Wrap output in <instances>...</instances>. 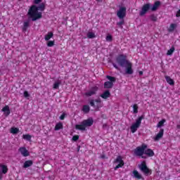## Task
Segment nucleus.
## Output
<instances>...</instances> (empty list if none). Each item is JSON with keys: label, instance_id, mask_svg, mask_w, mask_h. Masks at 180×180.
Returning a JSON list of instances; mask_svg holds the SVG:
<instances>
[{"label": "nucleus", "instance_id": "f257e3e1", "mask_svg": "<svg viewBox=\"0 0 180 180\" xmlns=\"http://www.w3.org/2000/svg\"><path fill=\"white\" fill-rule=\"evenodd\" d=\"M44 9H46V4L44 3H41L38 6L32 5L28 10L27 15L32 19V22H36V20H39V19L43 18L41 12H43ZM39 11L41 12H39Z\"/></svg>", "mask_w": 180, "mask_h": 180}, {"label": "nucleus", "instance_id": "f03ea898", "mask_svg": "<svg viewBox=\"0 0 180 180\" xmlns=\"http://www.w3.org/2000/svg\"><path fill=\"white\" fill-rule=\"evenodd\" d=\"M115 61L120 65L126 68V74L131 75L133 74V65L127 60V56L124 54H120L115 58Z\"/></svg>", "mask_w": 180, "mask_h": 180}, {"label": "nucleus", "instance_id": "7ed1b4c3", "mask_svg": "<svg viewBox=\"0 0 180 180\" xmlns=\"http://www.w3.org/2000/svg\"><path fill=\"white\" fill-rule=\"evenodd\" d=\"M146 148L147 146L146 143H143L141 146H138L134 150V154L136 155V157H141L143 160H146L147 156L154 157V151L150 148L146 150Z\"/></svg>", "mask_w": 180, "mask_h": 180}, {"label": "nucleus", "instance_id": "20e7f679", "mask_svg": "<svg viewBox=\"0 0 180 180\" xmlns=\"http://www.w3.org/2000/svg\"><path fill=\"white\" fill-rule=\"evenodd\" d=\"M94 124V120L92 118H89L87 120H84L80 124H76V130H80L81 131H85L86 127H91Z\"/></svg>", "mask_w": 180, "mask_h": 180}, {"label": "nucleus", "instance_id": "39448f33", "mask_svg": "<svg viewBox=\"0 0 180 180\" xmlns=\"http://www.w3.org/2000/svg\"><path fill=\"white\" fill-rule=\"evenodd\" d=\"M109 81L104 82L105 89H112L113 88V83L116 82V77L107 75L105 77Z\"/></svg>", "mask_w": 180, "mask_h": 180}, {"label": "nucleus", "instance_id": "423d86ee", "mask_svg": "<svg viewBox=\"0 0 180 180\" xmlns=\"http://www.w3.org/2000/svg\"><path fill=\"white\" fill-rule=\"evenodd\" d=\"M143 119H144V115L139 117L138 119L136 120V122L132 124L130 127L131 133H136L137 129L141 126V120H143Z\"/></svg>", "mask_w": 180, "mask_h": 180}, {"label": "nucleus", "instance_id": "0eeeda50", "mask_svg": "<svg viewBox=\"0 0 180 180\" xmlns=\"http://www.w3.org/2000/svg\"><path fill=\"white\" fill-rule=\"evenodd\" d=\"M113 164H118L114 167V171H117L119 168H122L124 166V161L121 155H118L113 161Z\"/></svg>", "mask_w": 180, "mask_h": 180}, {"label": "nucleus", "instance_id": "6e6552de", "mask_svg": "<svg viewBox=\"0 0 180 180\" xmlns=\"http://www.w3.org/2000/svg\"><path fill=\"white\" fill-rule=\"evenodd\" d=\"M139 169L144 174V175L146 176L151 175V174H153L151 169L147 167V163L146 161H143L141 162V164L139 165Z\"/></svg>", "mask_w": 180, "mask_h": 180}, {"label": "nucleus", "instance_id": "1a4fd4ad", "mask_svg": "<svg viewBox=\"0 0 180 180\" xmlns=\"http://www.w3.org/2000/svg\"><path fill=\"white\" fill-rule=\"evenodd\" d=\"M101 103L102 100H101V98L90 101V106H92V108H96V109H101V108H102Z\"/></svg>", "mask_w": 180, "mask_h": 180}, {"label": "nucleus", "instance_id": "9d476101", "mask_svg": "<svg viewBox=\"0 0 180 180\" xmlns=\"http://www.w3.org/2000/svg\"><path fill=\"white\" fill-rule=\"evenodd\" d=\"M150 9H151V4L148 3L143 4L141 11L139 12V16H144V15H146V13H147Z\"/></svg>", "mask_w": 180, "mask_h": 180}, {"label": "nucleus", "instance_id": "9b49d317", "mask_svg": "<svg viewBox=\"0 0 180 180\" xmlns=\"http://www.w3.org/2000/svg\"><path fill=\"white\" fill-rule=\"evenodd\" d=\"M126 7H120L119 11H117V18H119V19H124V18H126Z\"/></svg>", "mask_w": 180, "mask_h": 180}, {"label": "nucleus", "instance_id": "f8f14e48", "mask_svg": "<svg viewBox=\"0 0 180 180\" xmlns=\"http://www.w3.org/2000/svg\"><path fill=\"white\" fill-rule=\"evenodd\" d=\"M98 86H95L91 88L87 92L84 94L85 96H92L94 95H96V92H98Z\"/></svg>", "mask_w": 180, "mask_h": 180}, {"label": "nucleus", "instance_id": "ddd939ff", "mask_svg": "<svg viewBox=\"0 0 180 180\" xmlns=\"http://www.w3.org/2000/svg\"><path fill=\"white\" fill-rule=\"evenodd\" d=\"M18 151L20 153L22 157H29V155H30V153H29V150H27V149H26L25 147H20L18 149Z\"/></svg>", "mask_w": 180, "mask_h": 180}, {"label": "nucleus", "instance_id": "4468645a", "mask_svg": "<svg viewBox=\"0 0 180 180\" xmlns=\"http://www.w3.org/2000/svg\"><path fill=\"white\" fill-rule=\"evenodd\" d=\"M164 136V129H161L154 138L155 141H158Z\"/></svg>", "mask_w": 180, "mask_h": 180}, {"label": "nucleus", "instance_id": "2eb2a0df", "mask_svg": "<svg viewBox=\"0 0 180 180\" xmlns=\"http://www.w3.org/2000/svg\"><path fill=\"white\" fill-rule=\"evenodd\" d=\"M160 6H161V1H155L153 7L150 9H151L152 12H155V11H157V9H158V8H160Z\"/></svg>", "mask_w": 180, "mask_h": 180}, {"label": "nucleus", "instance_id": "dca6fc26", "mask_svg": "<svg viewBox=\"0 0 180 180\" xmlns=\"http://www.w3.org/2000/svg\"><path fill=\"white\" fill-rule=\"evenodd\" d=\"M1 111L4 112V115L8 117L9 115H11V110L9 109V105H5L2 109Z\"/></svg>", "mask_w": 180, "mask_h": 180}, {"label": "nucleus", "instance_id": "f3484780", "mask_svg": "<svg viewBox=\"0 0 180 180\" xmlns=\"http://www.w3.org/2000/svg\"><path fill=\"white\" fill-rule=\"evenodd\" d=\"M100 96L103 99H108V98H110V91L105 90Z\"/></svg>", "mask_w": 180, "mask_h": 180}, {"label": "nucleus", "instance_id": "a211bd4d", "mask_svg": "<svg viewBox=\"0 0 180 180\" xmlns=\"http://www.w3.org/2000/svg\"><path fill=\"white\" fill-rule=\"evenodd\" d=\"M29 26H30V20H27L25 22H23V26H22V32H26L29 27Z\"/></svg>", "mask_w": 180, "mask_h": 180}, {"label": "nucleus", "instance_id": "6ab92c4d", "mask_svg": "<svg viewBox=\"0 0 180 180\" xmlns=\"http://www.w3.org/2000/svg\"><path fill=\"white\" fill-rule=\"evenodd\" d=\"M165 78L167 84H169V85H175V82H174V79H172L171 77L166 75L165 76Z\"/></svg>", "mask_w": 180, "mask_h": 180}, {"label": "nucleus", "instance_id": "aec40b11", "mask_svg": "<svg viewBox=\"0 0 180 180\" xmlns=\"http://www.w3.org/2000/svg\"><path fill=\"white\" fill-rule=\"evenodd\" d=\"M133 175L134 178H136V179H143V176H141V174H140V173H139L137 170L133 171Z\"/></svg>", "mask_w": 180, "mask_h": 180}, {"label": "nucleus", "instance_id": "412c9836", "mask_svg": "<svg viewBox=\"0 0 180 180\" xmlns=\"http://www.w3.org/2000/svg\"><path fill=\"white\" fill-rule=\"evenodd\" d=\"M33 165V160H27L24 162L23 168H29Z\"/></svg>", "mask_w": 180, "mask_h": 180}, {"label": "nucleus", "instance_id": "4be33fe9", "mask_svg": "<svg viewBox=\"0 0 180 180\" xmlns=\"http://www.w3.org/2000/svg\"><path fill=\"white\" fill-rule=\"evenodd\" d=\"M176 24L175 23H172L170 24L169 27L167 29L169 33H172V32H174V30H175V29H176Z\"/></svg>", "mask_w": 180, "mask_h": 180}, {"label": "nucleus", "instance_id": "5701e85b", "mask_svg": "<svg viewBox=\"0 0 180 180\" xmlns=\"http://www.w3.org/2000/svg\"><path fill=\"white\" fill-rule=\"evenodd\" d=\"M82 110V112H84V113L86 114L91 111V107H89V105H84Z\"/></svg>", "mask_w": 180, "mask_h": 180}, {"label": "nucleus", "instance_id": "b1692460", "mask_svg": "<svg viewBox=\"0 0 180 180\" xmlns=\"http://www.w3.org/2000/svg\"><path fill=\"white\" fill-rule=\"evenodd\" d=\"M54 36V34L52 32H49L47 34L45 35L44 39L46 41H49Z\"/></svg>", "mask_w": 180, "mask_h": 180}, {"label": "nucleus", "instance_id": "393cba45", "mask_svg": "<svg viewBox=\"0 0 180 180\" xmlns=\"http://www.w3.org/2000/svg\"><path fill=\"white\" fill-rule=\"evenodd\" d=\"M60 85H61V80H58L53 84V89H58V88H60Z\"/></svg>", "mask_w": 180, "mask_h": 180}, {"label": "nucleus", "instance_id": "a878e982", "mask_svg": "<svg viewBox=\"0 0 180 180\" xmlns=\"http://www.w3.org/2000/svg\"><path fill=\"white\" fill-rule=\"evenodd\" d=\"M174 51H175V46H172L171 49L167 51V55L172 56V54H174Z\"/></svg>", "mask_w": 180, "mask_h": 180}, {"label": "nucleus", "instance_id": "bb28decb", "mask_svg": "<svg viewBox=\"0 0 180 180\" xmlns=\"http://www.w3.org/2000/svg\"><path fill=\"white\" fill-rule=\"evenodd\" d=\"M63 128V123L58 122L55 126V130L57 131L58 130H61Z\"/></svg>", "mask_w": 180, "mask_h": 180}, {"label": "nucleus", "instance_id": "cd10ccee", "mask_svg": "<svg viewBox=\"0 0 180 180\" xmlns=\"http://www.w3.org/2000/svg\"><path fill=\"white\" fill-rule=\"evenodd\" d=\"M0 167L1 168V171L3 174H6L8 172V166L5 165H0Z\"/></svg>", "mask_w": 180, "mask_h": 180}, {"label": "nucleus", "instance_id": "c85d7f7f", "mask_svg": "<svg viewBox=\"0 0 180 180\" xmlns=\"http://www.w3.org/2000/svg\"><path fill=\"white\" fill-rule=\"evenodd\" d=\"M10 131L12 134H18L19 133V128L11 127Z\"/></svg>", "mask_w": 180, "mask_h": 180}, {"label": "nucleus", "instance_id": "c756f323", "mask_svg": "<svg viewBox=\"0 0 180 180\" xmlns=\"http://www.w3.org/2000/svg\"><path fill=\"white\" fill-rule=\"evenodd\" d=\"M22 139H24V140H27V141H30V140H32V136L30 134H23Z\"/></svg>", "mask_w": 180, "mask_h": 180}, {"label": "nucleus", "instance_id": "7c9ffc66", "mask_svg": "<svg viewBox=\"0 0 180 180\" xmlns=\"http://www.w3.org/2000/svg\"><path fill=\"white\" fill-rule=\"evenodd\" d=\"M150 19L152 22H157L158 20V18L155 14H152L150 15Z\"/></svg>", "mask_w": 180, "mask_h": 180}, {"label": "nucleus", "instance_id": "2f4dec72", "mask_svg": "<svg viewBox=\"0 0 180 180\" xmlns=\"http://www.w3.org/2000/svg\"><path fill=\"white\" fill-rule=\"evenodd\" d=\"M165 122H166L165 119H162L158 123L157 127H162V126H164V123H165Z\"/></svg>", "mask_w": 180, "mask_h": 180}, {"label": "nucleus", "instance_id": "473e14b6", "mask_svg": "<svg viewBox=\"0 0 180 180\" xmlns=\"http://www.w3.org/2000/svg\"><path fill=\"white\" fill-rule=\"evenodd\" d=\"M134 113H139V105L137 104H134L133 105Z\"/></svg>", "mask_w": 180, "mask_h": 180}, {"label": "nucleus", "instance_id": "72a5a7b5", "mask_svg": "<svg viewBox=\"0 0 180 180\" xmlns=\"http://www.w3.org/2000/svg\"><path fill=\"white\" fill-rule=\"evenodd\" d=\"M87 37L88 39H94L95 38V34L94 32H88Z\"/></svg>", "mask_w": 180, "mask_h": 180}, {"label": "nucleus", "instance_id": "f704fd0d", "mask_svg": "<svg viewBox=\"0 0 180 180\" xmlns=\"http://www.w3.org/2000/svg\"><path fill=\"white\" fill-rule=\"evenodd\" d=\"M124 25V20H123V18L122 19L121 21L117 22V25L118 27H122V25Z\"/></svg>", "mask_w": 180, "mask_h": 180}, {"label": "nucleus", "instance_id": "c9c22d12", "mask_svg": "<svg viewBox=\"0 0 180 180\" xmlns=\"http://www.w3.org/2000/svg\"><path fill=\"white\" fill-rule=\"evenodd\" d=\"M105 40L106 41H112V40H113V37H112V35L108 34L106 36Z\"/></svg>", "mask_w": 180, "mask_h": 180}, {"label": "nucleus", "instance_id": "e433bc0d", "mask_svg": "<svg viewBox=\"0 0 180 180\" xmlns=\"http://www.w3.org/2000/svg\"><path fill=\"white\" fill-rule=\"evenodd\" d=\"M72 140L73 141H78V140H79V136H78V135L73 136L72 138Z\"/></svg>", "mask_w": 180, "mask_h": 180}, {"label": "nucleus", "instance_id": "4c0bfd02", "mask_svg": "<svg viewBox=\"0 0 180 180\" xmlns=\"http://www.w3.org/2000/svg\"><path fill=\"white\" fill-rule=\"evenodd\" d=\"M47 46L48 47H53V46H54V41H49Z\"/></svg>", "mask_w": 180, "mask_h": 180}, {"label": "nucleus", "instance_id": "58836bf2", "mask_svg": "<svg viewBox=\"0 0 180 180\" xmlns=\"http://www.w3.org/2000/svg\"><path fill=\"white\" fill-rule=\"evenodd\" d=\"M30 96V94H29V92L27 91H24V97L25 98H29Z\"/></svg>", "mask_w": 180, "mask_h": 180}, {"label": "nucleus", "instance_id": "ea45409f", "mask_svg": "<svg viewBox=\"0 0 180 180\" xmlns=\"http://www.w3.org/2000/svg\"><path fill=\"white\" fill-rule=\"evenodd\" d=\"M65 113L63 112L60 116V120H64L65 119Z\"/></svg>", "mask_w": 180, "mask_h": 180}, {"label": "nucleus", "instance_id": "a19ab883", "mask_svg": "<svg viewBox=\"0 0 180 180\" xmlns=\"http://www.w3.org/2000/svg\"><path fill=\"white\" fill-rule=\"evenodd\" d=\"M40 2H41V0H34V4H35L36 5L40 4Z\"/></svg>", "mask_w": 180, "mask_h": 180}, {"label": "nucleus", "instance_id": "79ce46f5", "mask_svg": "<svg viewBox=\"0 0 180 180\" xmlns=\"http://www.w3.org/2000/svg\"><path fill=\"white\" fill-rule=\"evenodd\" d=\"M112 65H113L114 68H115V70H119V66H117V65H116V63H112Z\"/></svg>", "mask_w": 180, "mask_h": 180}, {"label": "nucleus", "instance_id": "37998d69", "mask_svg": "<svg viewBox=\"0 0 180 180\" xmlns=\"http://www.w3.org/2000/svg\"><path fill=\"white\" fill-rule=\"evenodd\" d=\"M176 18H180V10H179L176 13Z\"/></svg>", "mask_w": 180, "mask_h": 180}, {"label": "nucleus", "instance_id": "c03bdc74", "mask_svg": "<svg viewBox=\"0 0 180 180\" xmlns=\"http://www.w3.org/2000/svg\"><path fill=\"white\" fill-rule=\"evenodd\" d=\"M139 75H143V71H139Z\"/></svg>", "mask_w": 180, "mask_h": 180}, {"label": "nucleus", "instance_id": "a18cd8bd", "mask_svg": "<svg viewBox=\"0 0 180 180\" xmlns=\"http://www.w3.org/2000/svg\"><path fill=\"white\" fill-rule=\"evenodd\" d=\"M176 129H180V124H177V125H176Z\"/></svg>", "mask_w": 180, "mask_h": 180}, {"label": "nucleus", "instance_id": "49530a36", "mask_svg": "<svg viewBox=\"0 0 180 180\" xmlns=\"http://www.w3.org/2000/svg\"><path fill=\"white\" fill-rule=\"evenodd\" d=\"M0 180H2V174L0 173Z\"/></svg>", "mask_w": 180, "mask_h": 180}, {"label": "nucleus", "instance_id": "de8ad7c7", "mask_svg": "<svg viewBox=\"0 0 180 180\" xmlns=\"http://www.w3.org/2000/svg\"><path fill=\"white\" fill-rule=\"evenodd\" d=\"M96 2H102V0H96Z\"/></svg>", "mask_w": 180, "mask_h": 180}]
</instances>
